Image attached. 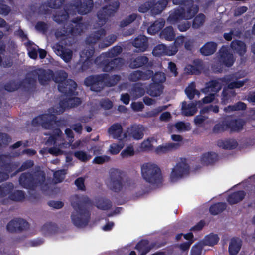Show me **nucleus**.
<instances>
[{
    "instance_id": "nucleus-63",
    "label": "nucleus",
    "mask_w": 255,
    "mask_h": 255,
    "mask_svg": "<svg viewBox=\"0 0 255 255\" xmlns=\"http://www.w3.org/2000/svg\"><path fill=\"white\" fill-rule=\"evenodd\" d=\"M134 154V151L132 146H129L124 150L121 155L123 158H127L129 156H132Z\"/></svg>"
},
{
    "instance_id": "nucleus-14",
    "label": "nucleus",
    "mask_w": 255,
    "mask_h": 255,
    "mask_svg": "<svg viewBox=\"0 0 255 255\" xmlns=\"http://www.w3.org/2000/svg\"><path fill=\"white\" fill-rule=\"evenodd\" d=\"M72 22L73 24L68 31L73 35H81L87 28V24L82 22L81 17L73 19Z\"/></svg>"
},
{
    "instance_id": "nucleus-21",
    "label": "nucleus",
    "mask_w": 255,
    "mask_h": 255,
    "mask_svg": "<svg viewBox=\"0 0 255 255\" xmlns=\"http://www.w3.org/2000/svg\"><path fill=\"white\" fill-rule=\"evenodd\" d=\"M77 88V84L72 80L69 79L58 85V90L65 94H73Z\"/></svg>"
},
{
    "instance_id": "nucleus-48",
    "label": "nucleus",
    "mask_w": 255,
    "mask_h": 255,
    "mask_svg": "<svg viewBox=\"0 0 255 255\" xmlns=\"http://www.w3.org/2000/svg\"><path fill=\"white\" fill-rule=\"evenodd\" d=\"M242 34V31L239 28H233L231 29L229 33H225L224 35V38L230 41L232 39V36L240 37Z\"/></svg>"
},
{
    "instance_id": "nucleus-24",
    "label": "nucleus",
    "mask_w": 255,
    "mask_h": 255,
    "mask_svg": "<svg viewBox=\"0 0 255 255\" xmlns=\"http://www.w3.org/2000/svg\"><path fill=\"white\" fill-rule=\"evenodd\" d=\"M105 35V30L101 28L90 34L86 39V43L88 45L95 44Z\"/></svg>"
},
{
    "instance_id": "nucleus-13",
    "label": "nucleus",
    "mask_w": 255,
    "mask_h": 255,
    "mask_svg": "<svg viewBox=\"0 0 255 255\" xmlns=\"http://www.w3.org/2000/svg\"><path fill=\"white\" fill-rule=\"evenodd\" d=\"M187 4L183 6L179 7L182 8L183 11L182 12L184 19H190L194 16L198 11V6L193 4L192 0H187Z\"/></svg>"
},
{
    "instance_id": "nucleus-50",
    "label": "nucleus",
    "mask_w": 255,
    "mask_h": 255,
    "mask_svg": "<svg viewBox=\"0 0 255 255\" xmlns=\"http://www.w3.org/2000/svg\"><path fill=\"white\" fill-rule=\"evenodd\" d=\"M108 77V75H107V76L104 80V83L105 84V86L112 87L115 86L121 79V77L119 75H114L108 79H107Z\"/></svg>"
},
{
    "instance_id": "nucleus-41",
    "label": "nucleus",
    "mask_w": 255,
    "mask_h": 255,
    "mask_svg": "<svg viewBox=\"0 0 255 255\" xmlns=\"http://www.w3.org/2000/svg\"><path fill=\"white\" fill-rule=\"evenodd\" d=\"M37 78L36 75L34 74V71L29 73L23 82L24 86L29 88L34 86L36 82Z\"/></svg>"
},
{
    "instance_id": "nucleus-11",
    "label": "nucleus",
    "mask_w": 255,
    "mask_h": 255,
    "mask_svg": "<svg viewBox=\"0 0 255 255\" xmlns=\"http://www.w3.org/2000/svg\"><path fill=\"white\" fill-rule=\"evenodd\" d=\"M28 228V222L20 218L14 219L10 221L6 226L7 231L10 233L21 232Z\"/></svg>"
},
{
    "instance_id": "nucleus-3",
    "label": "nucleus",
    "mask_w": 255,
    "mask_h": 255,
    "mask_svg": "<svg viewBox=\"0 0 255 255\" xmlns=\"http://www.w3.org/2000/svg\"><path fill=\"white\" fill-rule=\"evenodd\" d=\"M221 80L227 84V86L223 88L222 92L221 103L223 105H227L230 98L236 96V93L233 90L234 88H239L243 86L249 81L248 79L238 81L233 75L226 76L221 78Z\"/></svg>"
},
{
    "instance_id": "nucleus-42",
    "label": "nucleus",
    "mask_w": 255,
    "mask_h": 255,
    "mask_svg": "<svg viewBox=\"0 0 255 255\" xmlns=\"http://www.w3.org/2000/svg\"><path fill=\"white\" fill-rule=\"evenodd\" d=\"M228 122L227 118L221 123L216 124L213 128V132L215 133H218L227 130L229 129Z\"/></svg>"
},
{
    "instance_id": "nucleus-4",
    "label": "nucleus",
    "mask_w": 255,
    "mask_h": 255,
    "mask_svg": "<svg viewBox=\"0 0 255 255\" xmlns=\"http://www.w3.org/2000/svg\"><path fill=\"white\" fill-rule=\"evenodd\" d=\"M141 173L143 179L152 185H158L162 181L161 170L155 164H143L141 167Z\"/></svg>"
},
{
    "instance_id": "nucleus-9",
    "label": "nucleus",
    "mask_w": 255,
    "mask_h": 255,
    "mask_svg": "<svg viewBox=\"0 0 255 255\" xmlns=\"http://www.w3.org/2000/svg\"><path fill=\"white\" fill-rule=\"evenodd\" d=\"M55 116L54 114H44L35 118L33 124H40L46 129H51L55 127Z\"/></svg>"
},
{
    "instance_id": "nucleus-39",
    "label": "nucleus",
    "mask_w": 255,
    "mask_h": 255,
    "mask_svg": "<svg viewBox=\"0 0 255 255\" xmlns=\"http://www.w3.org/2000/svg\"><path fill=\"white\" fill-rule=\"evenodd\" d=\"M180 146L179 143H170L165 145L160 146L156 149V152L158 154L165 153L171 151L173 149H177Z\"/></svg>"
},
{
    "instance_id": "nucleus-38",
    "label": "nucleus",
    "mask_w": 255,
    "mask_h": 255,
    "mask_svg": "<svg viewBox=\"0 0 255 255\" xmlns=\"http://www.w3.org/2000/svg\"><path fill=\"white\" fill-rule=\"evenodd\" d=\"M0 166L8 172H10L12 171L10 156L7 155H0Z\"/></svg>"
},
{
    "instance_id": "nucleus-37",
    "label": "nucleus",
    "mask_w": 255,
    "mask_h": 255,
    "mask_svg": "<svg viewBox=\"0 0 255 255\" xmlns=\"http://www.w3.org/2000/svg\"><path fill=\"white\" fill-rule=\"evenodd\" d=\"M165 21L163 19L156 20L148 29L149 33L154 34L159 31L165 25Z\"/></svg>"
},
{
    "instance_id": "nucleus-47",
    "label": "nucleus",
    "mask_w": 255,
    "mask_h": 255,
    "mask_svg": "<svg viewBox=\"0 0 255 255\" xmlns=\"http://www.w3.org/2000/svg\"><path fill=\"white\" fill-rule=\"evenodd\" d=\"M226 208V204L218 203L212 205L210 208V212L213 215H217L223 212Z\"/></svg>"
},
{
    "instance_id": "nucleus-25",
    "label": "nucleus",
    "mask_w": 255,
    "mask_h": 255,
    "mask_svg": "<svg viewBox=\"0 0 255 255\" xmlns=\"http://www.w3.org/2000/svg\"><path fill=\"white\" fill-rule=\"evenodd\" d=\"M149 63V59L145 56H139L135 58L130 59L129 67L136 69L146 65Z\"/></svg>"
},
{
    "instance_id": "nucleus-23",
    "label": "nucleus",
    "mask_w": 255,
    "mask_h": 255,
    "mask_svg": "<svg viewBox=\"0 0 255 255\" xmlns=\"http://www.w3.org/2000/svg\"><path fill=\"white\" fill-rule=\"evenodd\" d=\"M145 128L142 125H134L128 129L129 134L134 139L139 140L143 138Z\"/></svg>"
},
{
    "instance_id": "nucleus-64",
    "label": "nucleus",
    "mask_w": 255,
    "mask_h": 255,
    "mask_svg": "<svg viewBox=\"0 0 255 255\" xmlns=\"http://www.w3.org/2000/svg\"><path fill=\"white\" fill-rule=\"evenodd\" d=\"M84 182L85 178L83 177H79L75 181V184L79 190L85 191L86 190V188Z\"/></svg>"
},
{
    "instance_id": "nucleus-43",
    "label": "nucleus",
    "mask_w": 255,
    "mask_h": 255,
    "mask_svg": "<svg viewBox=\"0 0 255 255\" xmlns=\"http://www.w3.org/2000/svg\"><path fill=\"white\" fill-rule=\"evenodd\" d=\"M14 188L11 183H6L0 186V198H3L9 194Z\"/></svg>"
},
{
    "instance_id": "nucleus-17",
    "label": "nucleus",
    "mask_w": 255,
    "mask_h": 255,
    "mask_svg": "<svg viewBox=\"0 0 255 255\" xmlns=\"http://www.w3.org/2000/svg\"><path fill=\"white\" fill-rule=\"evenodd\" d=\"M72 5H78L75 9V13L78 12L81 14H85L91 11L93 7V1L92 0H84L83 2L77 0Z\"/></svg>"
},
{
    "instance_id": "nucleus-61",
    "label": "nucleus",
    "mask_w": 255,
    "mask_h": 255,
    "mask_svg": "<svg viewBox=\"0 0 255 255\" xmlns=\"http://www.w3.org/2000/svg\"><path fill=\"white\" fill-rule=\"evenodd\" d=\"M47 1L50 8L57 9L62 6L65 0H48Z\"/></svg>"
},
{
    "instance_id": "nucleus-44",
    "label": "nucleus",
    "mask_w": 255,
    "mask_h": 255,
    "mask_svg": "<svg viewBox=\"0 0 255 255\" xmlns=\"http://www.w3.org/2000/svg\"><path fill=\"white\" fill-rule=\"evenodd\" d=\"M217 160V155L215 153H206L203 155L202 162L207 165L212 164Z\"/></svg>"
},
{
    "instance_id": "nucleus-1",
    "label": "nucleus",
    "mask_w": 255,
    "mask_h": 255,
    "mask_svg": "<svg viewBox=\"0 0 255 255\" xmlns=\"http://www.w3.org/2000/svg\"><path fill=\"white\" fill-rule=\"evenodd\" d=\"M91 204L87 196L79 197L76 195L72 199V205L77 211V215H73L72 220L75 225L82 227L86 226L89 221V213L86 207Z\"/></svg>"
},
{
    "instance_id": "nucleus-19",
    "label": "nucleus",
    "mask_w": 255,
    "mask_h": 255,
    "mask_svg": "<svg viewBox=\"0 0 255 255\" xmlns=\"http://www.w3.org/2000/svg\"><path fill=\"white\" fill-rule=\"evenodd\" d=\"M123 65V60L121 58H116L111 61L105 60L103 62V70L105 72H110L121 68Z\"/></svg>"
},
{
    "instance_id": "nucleus-52",
    "label": "nucleus",
    "mask_w": 255,
    "mask_h": 255,
    "mask_svg": "<svg viewBox=\"0 0 255 255\" xmlns=\"http://www.w3.org/2000/svg\"><path fill=\"white\" fill-rule=\"evenodd\" d=\"M25 198V195L23 191L17 190L11 194L9 196V199L14 201H20Z\"/></svg>"
},
{
    "instance_id": "nucleus-53",
    "label": "nucleus",
    "mask_w": 255,
    "mask_h": 255,
    "mask_svg": "<svg viewBox=\"0 0 255 255\" xmlns=\"http://www.w3.org/2000/svg\"><path fill=\"white\" fill-rule=\"evenodd\" d=\"M218 240L217 235L210 234L205 238L204 243L206 245L213 246L217 243Z\"/></svg>"
},
{
    "instance_id": "nucleus-59",
    "label": "nucleus",
    "mask_w": 255,
    "mask_h": 255,
    "mask_svg": "<svg viewBox=\"0 0 255 255\" xmlns=\"http://www.w3.org/2000/svg\"><path fill=\"white\" fill-rule=\"evenodd\" d=\"M152 77H153L152 79L154 82L157 84L163 83L166 79L165 73L161 72H156Z\"/></svg>"
},
{
    "instance_id": "nucleus-58",
    "label": "nucleus",
    "mask_w": 255,
    "mask_h": 255,
    "mask_svg": "<svg viewBox=\"0 0 255 255\" xmlns=\"http://www.w3.org/2000/svg\"><path fill=\"white\" fill-rule=\"evenodd\" d=\"M97 207L102 210H108L111 207V204L108 200L100 199L97 202Z\"/></svg>"
},
{
    "instance_id": "nucleus-2",
    "label": "nucleus",
    "mask_w": 255,
    "mask_h": 255,
    "mask_svg": "<svg viewBox=\"0 0 255 255\" xmlns=\"http://www.w3.org/2000/svg\"><path fill=\"white\" fill-rule=\"evenodd\" d=\"M45 181V174L43 171L38 170L31 174L29 173H22L19 177V181L22 186L28 189H34L41 185L42 190H47L48 188Z\"/></svg>"
},
{
    "instance_id": "nucleus-7",
    "label": "nucleus",
    "mask_w": 255,
    "mask_h": 255,
    "mask_svg": "<svg viewBox=\"0 0 255 255\" xmlns=\"http://www.w3.org/2000/svg\"><path fill=\"white\" fill-rule=\"evenodd\" d=\"M107 74L92 75L86 78L84 81L85 84L90 86L91 90L96 92L101 91L105 87L104 80Z\"/></svg>"
},
{
    "instance_id": "nucleus-35",
    "label": "nucleus",
    "mask_w": 255,
    "mask_h": 255,
    "mask_svg": "<svg viewBox=\"0 0 255 255\" xmlns=\"http://www.w3.org/2000/svg\"><path fill=\"white\" fill-rule=\"evenodd\" d=\"M123 132V128L121 124L116 123L112 125L108 129V133L114 138H119Z\"/></svg>"
},
{
    "instance_id": "nucleus-18",
    "label": "nucleus",
    "mask_w": 255,
    "mask_h": 255,
    "mask_svg": "<svg viewBox=\"0 0 255 255\" xmlns=\"http://www.w3.org/2000/svg\"><path fill=\"white\" fill-rule=\"evenodd\" d=\"M53 48L56 54L60 56L66 62H68L71 60L73 52L71 50L65 48L58 43L56 44Z\"/></svg>"
},
{
    "instance_id": "nucleus-16",
    "label": "nucleus",
    "mask_w": 255,
    "mask_h": 255,
    "mask_svg": "<svg viewBox=\"0 0 255 255\" xmlns=\"http://www.w3.org/2000/svg\"><path fill=\"white\" fill-rule=\"evenodd\" d=\"M81 100L78 97L66 98L60 102L61 108L59 110H56V113H62L66 108H71L78 106L81 104Z\"/></svg>"
},
{
    "instance_id": "nucleus-33",
    "label": "nucleus",
    "mask_w": 255,
    "mask_h": 255,
    "mask_svg": "<svg viewBox=\"0 0 255 255\" xmlns=\"http://www.w3.org/2000/svg\"><path fill=\"white\" fill-rule=\"evenodd\" d=\"M217 44L213 42L206 43L201 49V53L204 56H209L213 53L216 50Z\"/></svg>"
},
{
    "instance_id": "nucleus-5",
    "label": "nucleus",
    "mask_w": 255,
    "mask_h": 255,
    "mask_svg": "<svg viewBox=\"0 0 255 255\" xmlns=\"http://www.w3.org/2000/svg\"><path fill=\"white\" fill-rule=\"evenodd\" d=\"M119 1H115L111 4L103 7L97 12L98 23L100 26L104 25L108 21L109 17L113 16L119 8Z\"/></svg>"
},
{
    "instance_id": "nucleus-12",
    "label": "nucleus",
    "mask_w": 255,
    "mask_h": 255,
    "mask_svg": "<svg viewBox=\"0 0 255 255\" xmlns=\"http://www.w3.org/2000/svg\"><path fill=\"white\" fill-rule=\"evenodd\" d=\"M217 57L220 62L228 67L231 66L234 61L233 54L224 46L222 47L217 53Z\"/></svg>"
},
{
    "instance_id": "nucleus-32",
    "label": "nucleus",
    "mask_w": 255,
    "mask_h": 255,
    "mask_svg": "<svg viewBox=\"0 0 255 255\" xmlns=\"http://www.w3.org/2000/svg\"><path fill=\"white\" fill-rule=\"evenodd\" d=\"M163 88V85L153 83L149 85L147 93L152 97H158L162 93Z\"/></svg>"
},
{
    "instance_id": "nucleus-34",
    "label": "nucleus",
    "mask_w": 255,
    "mask_h": 255,
    "mask_svg": "<svg viewBox=\"0 0 255 255\" xmlns=\"http://www.w3.org/2000/svg\"><path fill=\"white\" fill-rule=\"evenodd\" d=\"M242 245L241 240L239 238H232L229 246L230 255H236L239 252Z\"/></svg>"
},
{
    "instance_id": "nucleus-22",
    "label": "nucleus",
    "mask_w": 255,
    "mask_h": 255,
    "mask_svg": "<svg viewBox=\"0 0 255 255\" xmlns=\"http://www.w3.org/2000/svg\"><path fill=\"white\" fill-rule=\"evenodd\" d=\"M132 45L134 47L138 49L139 51L144 52L148 47V39L144 35H139L132 42Z\"/></svg>"
},
{
    "instance_id": "nucleus-51",
    "label": "nucleus",
    "mask_w": 255,
    "mask_h": 255,
    "mask_svg": "<svg viewBox=\"0 0 255 255\" xmlns=\"http://www.w3.org/2000/svg\"><path fill=\"white\" fill-rule=\"evenodd\" d=\"M20 86L19 82L11 81L4 85V89L8 91L12 92L18 89Z\"/></svg>"
},
{
    "instance_id": "nucleus-27",
    "label": "nucleus",
    "mask_w": 255,
    "mask_h": 255,
    "mask_svg": "<svg viewBox=\"0 0 255 255\" xmlns=\"http://www.w3.org/2000/svg\"><path fill=\"white\" fill-rule=\"evenodd\" d=\"M222 87L221 83L218 81L216 80H211L206 83V86L202 89V91L206 94L210 91L217 94L221 89Z\"/></svg>"
},
{
    "instance_id": "nucleus-10",
    "label": "nucleus",
    "mask_w": 255,
    "mask_h": 255,
    "mask_svg": "<svg viewBox=\"0 0 255 255\" xmlns=\"http://www.w3.org/2000/svg\"><path fill=\"white\" fill-rule=\"evenodd\" d=\"M77 4H69L63 10L56 12L55 15L53 16V20L59 23H62L66 21L70 15L75 14V9H77Z\"/></svg>"
},
{
    "instance_id": "nucleus-6",
    "label": "nucleus",
    "mask_w": 255,
    "mask_h": 255,
    "mask_svg": "<svg viewBox=\"0 0 255 255\" xmlns=\"http://www.w3.org/2000/svg\"><path fill=\"white\" fill-rule=\"evenodd\" d=\"M124 174L118 169H111L109 173V178L108 183L109 188L113 192H119L123 188Z\"/></svg>"
},
{
    "instance_id": "nucleus-29",
    "label": "nucleus",
    "mask_w": 255,
    "mask_h": 255,
    "mask_svg": "<svg viewBox=\"0 0 255 255\" xmlns=\"http://www.w3.org/2000/svg\"><path fill=\"white\" fill-rule=\"evenodd\" d=\"M229 129L231 131H235L243 128L245 122L242 119H233L230 117L227 118Z\"/></svg>"
},
{
    "instance_id": "nucleus-40",
    "label": "nucleus",
    "mask_w": 255,
    "mask_h": 255,
    "mask_svg": "<svg viewBox=\"0 0 255 255\" xmlns=\"http://www.w3.org/2000/svg\"><path fill=\"white\" fill-rule=\"evenodd\" d=\"M175 33L172 26L165 28L160 33V37L167 40H172L175 37Z\"/></svg>"
},
{
    "instance_id": "nucleus-56",
    "label": "nucleus",
    "mask_w": 255,
    "mask_h": 255,
    "mask_svg": "<svg viewBox=\"0 0 255 255\" xmlns=\"http://www.w3.org/2000/svg\"><path fill=\"white\" fill-rule=\"evenodd\" d=\"M167 48L164 44H159L153 49L152 53L156 56H159L163 54H166Z\"/></svg>"
},
{
    "instance_id": "nucleus-28",
    "label": "nucleus",
    "mask_w": 255,
    "mask_h": 255,
    "mask_svg": "<svg viewBox=\"0 0 255 255\" xmlns=\"http://www.w3.org/2000/svg\"><path fill=\"white\" fill-rule=\"evenodd\" d=\"M231 49L240 56H243L247 51L246 44L240 40H234L230 44Z\"/></svg>"
},
{
    "instance_id": "nucleus-26",
    "label": "nucleus",
    "mask_w": 255,
    "mask_h": 255,
    "mask_svg": "<svg viewBox=\"0 0 255 255\" xmlns=\"http://www.w3.org/2000/svg\"><path fill=\"white\" fill-rule=\"evenodd\" d=\"M197 105H201L202 102L198 101L195 104L192 103L189 104H187L185 102H183L182 109L183 114L187 116L193 115L197 111L196 107Z\"/></svg>"
},
{
    "instance_id": "nucleus-60",
    "label": "nucleus",
    "mask_w": 255,
    "mask_h": 255,
    "mask_svg": "<svg viewBox=\"0 0 255 255\" xmlns=\"http://www.w3.org/2000/svg\"><path fill=\"white\" fill-rule=\"evenodd\" d=\"M137 18V14L133 13L128 17L123 20L120 23V26L122 27L127 26L134 21Z\"/></svg>"
},
{
    "instance_id": "nucleus-45",
    "label": "nucleus",
    "mask_w": 255,
    "mask_h": 255,
    "mask_svg": "<svg viewBox=\"0 0 255 255\" xmlns=\"http://www.w3.org/2000/svg\"><path fill=\"white\" fill-rule=\"evenodd\" d=\"M68 76L67 74L63 70L57 71L55 74H53V79L56 83L59 84L64 83L65 80L67 79Z\"/></svg>"
},
{
    "instance_id": "nucleus-49",
    "label": "nucleus",
    "mask_w": 255,
    "mask_h": 255,
    "mask_svg": "<svg viewBox=\"0 0 255 255\" xmlns=\"http://www.w3.org/2000/svg\"><path fill=\"white\" fill-rule=\"evenodd\" d=\"M145 93L144 89L139 84H135L131 89L130 94L135 98L143 95Z\"/></svg>"
},
{
    "instance_id": "nucleus-46",
    "label": "nucleus",
    "mask_w": 255,
    "mask_h": 255,
    "mask_svg": "<svg viewBox=\"0 0 255 255\" xmlns=\"http://www.w3.org/2000/svg\"><path fill=\"white\" fill-rule=\"evenodd\" d=\"M94 53V49L93 47H86L81 52L80 54L81 58L84 61H88L93 56Z\"/></svg>"
},
{
    "instance_id": "nucleus-54",
    "label": "nucleus",
    "mask_w": 255,
    "mask_h": 255,
    "mask_svg": "<svg viewBox=\"0 0 255 255\" xmlns=\"http://www.w3.org/2000/svg\"><path fill=\"white\" fill-rule=\"evenodd\" d=\"M122 51V48L120 46H115L109 52L105 53L104 55L107 58H112L120 54Z\"/></svg>"
},
{
    "instance_id": "nucleus-30",
    "label": "nucleus",
    "mask_w": 255,
    "mask_h": 255,
    "mask_svg": "<svg viewBox=\"0 0 255 255\" xmlns=\"http://www.w3.org/2000/svg\"><path fill=\"white\" fill-rule=\"evenodd\" d=\"M151 13L153 15L160 14L166 7L168 0H160L157 2L152 1Z\"/></svg>"
},
{
    "instance_id": "nucleus-8",
    "label": "nucleus",
    "mask_w": 255,
    "mask_h": 255,
    "mask_svg": "<svg viewBox=\"0 0 255 255\" xmlns=\"http://www.w3.org/2000/svg\"><path fill=\"white\" fill-rule=\"evenodd\" d=\"M189 166L186 163L185 159H181V161L172 169L170 175L172 181H175L179 178H182L184 175L188 173Z\"/></svg>"
},
{
    "instance_id": "nucleus-55",
    "label": "nucleus",
    "mask_w": 255,
    "mask_h": 255,
    "mask_svg": "<svg viewBox=\"0 0 255 255\" xmlns=\"http://www.w3.org/2000/svg\"><path fill=\"white\" fill-rule=\"evenodd\" d=\"M205 17L203 14H199L194 19L192 25L193 27L197 29L203 25L205 21Z\"/></svg>"
},
{
    "instance_id": "nucleus-57",
    "label": "nucleus",
    "mask_w": 255,
    "mask_h": 255,
    "mask_svg": "<svg viewBox=\"0 0 255 255\" xmlns=\"http://www.w3.org/2000/svg\"><path fill=\"white\" fill-rule=\"evenodd\" d=\"M66 174V171L64 169L56 171L54 174L53 180L55 183L62 182Z\"/></svg>"
},
{
    "instance_id": "nucleus-15",
    "label": "nucleus",
    "mask_w": 255,
    "mask_h": 255,
    "mask_svg": "<svg viewBox=\"0 0 255 255\" xmlns=\"http://www.w3.org/2000/svg\"><path fill=\"white\" fill-rule=\"evenodd\" d=\"M34 74L36 75L39 83L43 85L48 84L53 77V72L49 69H39L34 70Z\"/></svg>"
},
{
    "instance_id": "nucleus-20",
    "label": "nucleus",
    "mask_w": 255,
    "mask_h": 255,
    "mask_svg": "<svg viewBox=\"0 0 255 255\" xmlns=\"http://www.w3.org/2000/svg\"><path fill=\"white\" fill-rule=\"evenodd\" d=\"M153 74V72L151 70H147L145 72L136 70L129 74L128 79L132 82H136L140 80H146L152 77Z\"/></svg>"
},
{
    "instance_id": "nucleus-62",
    "label": "nucleus",
    "mask_w": 255,
    "mask_h": 255,
    "mask_svg": "<svg viewBox=\"0 0 255 255\" xmlns=\"http://www.w3.org/2000/svg\"><path fill=\"white\" fill-rule=\"evenodd\" d=\"M220 146H222L224 149H232L237 146V142L235 141H227L225 142H221L219 143Z\"/></svg>"
},
{
    "instance_id": "nucleus-36",
    "label": "nucleus",
    "mask_w": 255,
    "mask_h": 255,
    "mask_svg": "<svg viewBox=\"0 0 255 255\" xmlns=\"http://www.w3.org/2000/svg\"><path fill=\"white\" fill-rule=\"evenodd\" d=\"M245 195L246 193L243 191L233 193L229 196L228 201L230 204H237L243 200Z\"/></svg>"
},
{
    "instance_id": "nucleus-31",
    "label": "nucleus",
    "mask_w": 255,
    "mask_h": 255,
    "mask_svg": "<svg viewBox=\"0 0 255 255\" xmlns=\"http://www.w3.org/2000/svg\"><path fill=\"white\" fill-rule=\"evenodd\" d=\"M182 8H179V7L175 9L167 19V22L173 24L177 23L180 20L184 19L182 13Z\"/></svg>"
}]
</instances>
